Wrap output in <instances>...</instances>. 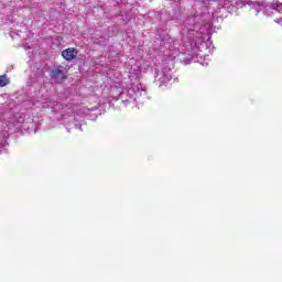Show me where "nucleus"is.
Instances as JSON below:
<instances>
[{"mask_svg": "<svg viewBox=\"0 0 282 282\" xmlns=\"http://www.w3.org/2000/svg\"><path fill=\"white\" fill-rule=\"evenodd\" d=\"M62 56L65 58V61H74V58L78 56V51H76V48L69 47L62 52Z\"/></svg>", "mask_w": 282, "mask_h": 282, "instance_id": "6", "label": "nucleus"}, {"mask_svg": "<svg viewBox=\"0 0 282 282\" xmlns=\"http://www.w3.org/2000/svg\"><path fill=\"white\" fill-rule=\"evenodd\" d=\"M210 30V23L199 26V24L189 25L183 29V34L187 33L188 39H195V43H204V34Z\"/></svg>", "mask_w": 282, "mask_h": 282, "instance_id": "2", "label": "nucleus"}, {"mask_svg": "<svg viewBox=\"0 0 282 282\" xmlns=\"http://www.w3.org/2000/svg\"><path fill=\"white\" fill-rule=\"evenodd\" d=\"M10 85V79H8L7 75H0V87H6Z\"/></svg>", "mask_w": 282, "mask_h": 282, "instance_id": "7", "label": "nucleus"}, {"mask_svg": "<svg viewBox=\"0 0 282 282\" xmlns=\"http://www.w3.org/2000/svg\"><path fill=\"white\" fill-rule=\"evenodd\" d=\"M199 1L200 3H210V1H215V0H197Z\"/></svg>", "mask_w": 282, "mask_h": 282, "instance_id": "8", "label": "nucleus"}, {"mask_svg": "<svg viewBox=\"0 0 282 282\" xmlns=\"http://www.w3.org/2000/svg\"><path fill=\"white\" fill-rule=\"evenodd\" d=\"M51 77L56 83H63V80H65V69L63 67L53 69L51 72Z\"/></svg>", "mask_w": 282, "mask_h": 282, "instance_id": "5", "label": "nucleus"}, {"mask_svg": "<svg viewBox=\"0 0 282 282\" xmlns=\"http://www.w3.org/2000/svg\"><path fill=\"white\" fill-rule=\"evenodd\" d=\"M173 76L171 75V68L164 67L161 72H155V83L159 85V87H166L169 83H171V79Z\"/></svg>", "mask_w": 282, "mask_h": 282, "instance_id": "4", "label": "nucleus"}, {"mask_svg": "<svg viewBox=\"0 0 282 282\" xmlns=\"http://www.w3.org/2000/svg\"><path fill=\"white\" fill-rule=\"evenodd\" d=\"M275 23H279L280 25H282V18L279 20H275Z\"/></svg>", "mask_w": 282, "mask_h": 282, "instance_id": "9", "label": "nucleus"}, {"mask_svg": "<svg viewBox=\"0 0 282 282\" xmlns=\"http://www.w3.org/2000/svg\"><path fill=\"white\" fill-rule=\"evenodd\" d=\"M144 98H147V87L140 82L133 83L128 90L119 95L122 102H143Z\"/></svg>", "mask_w": 282, "mask_h": 282, "instance_id": "1", "label": "nucleus"}, {"mask_svg": "<svg viewBox=\"0 0 282 282\" xmlns=\"http://www.w3.org/2000/svg\"><path fill=\"white\" fill-rule=\"evenodd\" d=\"M252 6L256 9L257 14H259L261 10L263 11V14H265V17H272L274 12H279L280 14L282 13V3L279 1H273L270 3L265 1L253 2Z\"/></svg>", "mask_w": 282, "mask_h": 282, "instance_id": "3", "label": "nucleus"}, {"mask_svg": "<svg viewBox=\"0 0 282 282\" xmlns=\"http://www.w3.org/2000/svg\"><path fill=\"white\" fill-rule=\"evenodd\" d=\"M192 23H195V19L192 18Z\"/></svg>", "mask_w": 282, "mask_h": 282, "instance_id": "11", "label": "nucleus"}, {"mask_svg": "<svg viewBox=\"0 0 282 282\" xmlns=\"http://www.w3.org/2000/svg\"><path fill=\"white\" fill-rule=\"evenodd\" d=\"M46 107H54V104H52V101H50Z\"/></svg>", "mask_w": 282, "mask_h": 282, "instance_id": "10", "label": "nucleus"}]
</instances>
